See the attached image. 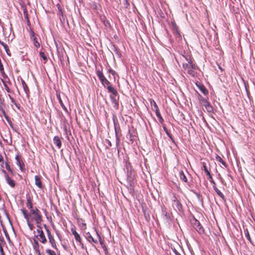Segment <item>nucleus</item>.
<instances>
[{
    "mask_svg": "<svg viewBox=\"0 0 255 255\" xmlns=\"http://www.w3.org/2000/svg\"><path fill=\"white\" fill-rule=\"evenodd\" d=\"M21 211L25 219L35 222L37 227L41 226L43 220L41 212L37 208L31 209L29 213H27L26 210L24 208L22 209Z\"/></svg>",
    "mask_w": 255,
    "mask_h": 255,
    "instance_id": "1",
    "label": "nucleus"
},
{
    "mask_svg": "<svg viewBox=\"0 0 255 255\" xmlns=\"http://www.w3.org/2000/svg\"><path fill=\"white\" fill-rule=\"evenodd\" d=\"M187 61L188 62L187 63H183V67L185 71H186L189 74L194 76V72L193 71V69H195V65H193L191 62V60L188 61V59H187Z\"/></svg>",
    "mask_w": 255,
    "mask_h": 255,
    "instance_id": "2",
    "label": "nucleus"
},
{
    "mask_svg": "<svg viewBox=\"0 0 255 255\" xmlns=\"http://www.w3.org/2000/svg\"><path fill=\"white\" fill-rule=\"evenodd\" d=\"M37 227V238L41 243L45 244L47 243V239L43 231L42 230V228L41 226H38Z\"/></svg>",
    "mask_w": 255,
    "mask_h": 255,
    "instance_id": "3",
    "label": "nucleus"
},
{
    "mask_svg": "<svg viewBox=\"0 0 255 255\" xmlns=\"http://www.w3.org/2000/svg\"><path fill=\"white\" fill-rule=\"evenodd\" d=\"M44 227L45 228V230H46V231L47 233L49 242L50 244H51V247L54 249H57L55 240L54 237H53V236L52 235L49 229L46 225H44Z\"/></svg>",
    "mask_w": 255,
    "mask_h": 255,
    "instance_id": "4",
    "label": "nucleus"
},
{
    "mask_svg": "<svg viewBox=\"0 0 255 255\" xmlns=\"http://www.w3.org/2000/svg\"><path fill=\"white\" fill-rule=\"evenodd\" d=\"M150 104H151L152 110L155 112V114H156V116L158 118L159 121L162 122L163 121V120L160 115L158 107L156 103H155V102L154 100H151Z\"/></svg>",
    "mask_w": 255,
    "mask_h": 255,
    "instance_id": "5",
    "label": "nucleus"
},
{
    "mask_svg": "<svg viewBox=\"0 0 255 255\" xmlns=\"http://www.w3.org/2000/svg\"><path fill=\"white\" fill-rule=\"evenodd\" d=\"M96 73L98 77L104 85H109L110 84L109 81L105 77L102 71L97 70Z\"/></svg>",
    "mask_w": 255,
    "mask_h": 255,
    "instance_id": "6",
    "label": "nucleus"
},
{
    "mask_svg": "<svg viewBox=\"0 0 255 255\" xmlns=\"http://www.w3.org/2000/svg\"><path fill=\"white\" fill-rule=\"evenodd\" d=\"M2 172L4 174V177L7 183L9 185L10 187L13 188L15 185V181L9 177V176L6 174V172L4 170H2Z\"/></svg>",
    "mask_w": 255,
    "mask_h": 255,
    "instance_id": "7",
    "label": "nucleus"
},
{
    "mask_svg": "<svg viewBox=\"0 0 255 255\" xmlns=\"http://www.w3.org/2000/svg\"><path fill=\"white\" fill-rule=\"evenodd\" d=\"M196 86L197 87V90H196L197 92L199 91L201 94L203 95H207L208 94V90L205 87V86L201 84H196Z\"/></svg>",
    "mask_w": 255,
    "mask_h": 255,
    "instance_id": "8",
    "label": "nucleus"
},
{
    "mask_svg": "<svg viewBox=\"0 0 255 255\" xmlns=\"http://www.w3.org/2000/svg\"><path fill=\"white\" fill-rule=\"evenodd\" d=\"M97 238H94L92 235L89 233L87 234V237L88 239V240L90 242H92L94 243L97 244L98 243L99 241H100L101 240V237L98 234V233H96Z\"/></svg>",
    "mask_w": 255,
    "mask_h": 255,
    "instance_id": "9",
    "label": "nucleus"
},
{
    "mask_svg": "<svg viewBox=\"0 0 255 255\" xmlns=\"http://www.w3.org/2000/svg\"><path fill=\"white\" fill-rule=\"evenodd\" d=\"M30 37H31V39L33 41V44H34V46L37 48L39 47L40 43L37 41V38H36V36H35V34L33 31H31L30 32Z\"/></svg>",
    "mask_w": 255,
    "mask_h": 255,
    "instance_id": "10",
    "label": "nucleus"
},
{
    "mask_svg": "<svg viewBox=\"0 0 255 255\" xmlns=\"http://www.w3.org/2000/svg\"><path fill=\"white\" fill-rule=\"evenodd\" d=\"M16 160V164L18 165L21 171H23V166L24 164L23 163L21 162L18 155H16L15 157Z\"/></svg>",
    "mask_w": 255,
    "mask_h": 255,
    "instance_id": "11",
    "label": "nucleus"
},
{
    "mask_svg": "<svg viewBox=\"0 0 255 255\" xmlns=\"http://www.w3.org/2000/svg\"><path fill=\"white\" fill-rule=\"evenodd\" d=\"M71 232L73 235L74 236L75 240L77 242H81V239L79 234L76 231L75 228H72Z\"/></svg>",
    "mask_w": 255,
    "mask_h": 255,
    "instance_id": "12",
    "label": "nucleus"
},
{
    "mask_svg": "<svg viewBox=\"0 0 255 255\" xmlns=\"http://www.w3.org/2000/svg\"><path fill=\"white\" fill-rule=\"evenodd\" d=\"M53 142L58 148H60L61 146V141L60 138L58 136H54L53 138Z\"/></svg>",
    "mask_w": 255,
    "mask_h": 255,
    "instance_id": "13",
    "label": "nucleus"
},
{
    "mask_svg": "<svg viewBox=\"0 0 255 255\" xmlns=\"http://www.w3.org/2000/svg\"><path fill=\"white\" fill-rule=\"evenodd\" d=\"M203 106L205 107L206 109L208 112H210L213 111V108H212V106L210 105V103H209L207 101L203 102Z\"/></svg>",
    "mask_w": 255,
    "mask_h": 255,
    "instance_id": "14",
    "label": "nucleus"
},
{
    "mask_svg": "<svg viewBox=\"0 0 255 255\" xmlns=\"http://www.w3.org/2000/svg\"><path fill=\"white\" fill-rule=\"evenodd\" d=\"M34 178L35 185L39 188H41L42 184L40 180V177L39 176L36 175Z\"/></svg>",
    "mask_w": 255,
    "mask_h": 255,
    "instance_id": "15",
    "label": "nucleus"
},
{
    "mask_svg": "<svg viewBox=\"0 0 255 255\" xmlns=\"http://www.w3.org/2000/svg\"><path fill=\"white\" fill-rule=\"evenodd\" d=\"M26 206L30 210H31V209H33L32 201L29 197L27 198Z\"/></svg>",
    "mask_w": 255,
    "mask_h": 255,
    "instance_id": "16",
    "label": "nucleus"
},
{
    "mask_svg": "<svg viewBox=\"0 0 255 255\" xmlns=\"http://www.w3.org/2000/svg\"><path fill=\"white\" fill-rule=\"evenodd\" d=\"M34 245H33L34 249L35 250V251L36 252H37L38 253L39 255H40V251L39 250V244L38 241L36 240H34Z\"/></svg>",
    "mask_w": 255,
    "mask_h": 255,
    "instance_id": "17",
    "label": "nucleus"
},
{
    "mask_svg": "<svg viewBox=\"0 0 255 255\" xmlns=\"http://www.w3.org/2000/svg\"><path fill=\"white\" fill-rule=\"evenodd\" d=\"M107 86V89L110 93L113 95H116L117 94V91L111 85H110V84Z\"/></svg>",
    "mask_w": 255,
    "mask_h": 255,
    "instance_id": "18",
    "label": "nucleus"
},
{
    "mask_svg": "<svg viewBox=\"0 0 255 255\" xmlns=\"http://www.w3.org/2000/svg\"><path fill=\"white\" fill-rule=\"evenodd\" d=\"M214 189L215 190L216 193L223 199L225 200V197L223 194L219 190L216 186L214 187Z\"/></svg>",
    "mask_w": 255,
    "mask_h": 255,
    "instance_id": "19",
    "label": "nucleus"
},
{
    "mask_svg": "<svg viewBox=\"0 0 255 255\" xmlns=\"http://www.w3.org/2000/svg\"><path fill=\"white\" fill-rule=\"evenodd\" d=\"M179 176H180V179L185 182H187V179L186 177V176L185 175L184 173H183V172L182 171H180V173H179Z\"/></svg>",
    "mask_w": 255,
    "mask_h": 255,
    "instance_id": "20",
    "label": "nucleus"
},
{
    "mask_svg": "<svg viewBox=\"0 0 255 255\" xmlns=\"http://www.w3.org/2000/svg\"><path fill=\"white\" fill-rule=\"evenodd\" d=\"M203 166L204 171L206 173L207 175L209 176V177L210 178H212V176L209 172V171L208 170L207 167L206 166V163L205 162L203 163Z\"/></svg>",
    "mask_w": 255,
    "mask_h": 255,
    "instance_id": "21",
    "label": "nucleus"
},
{
    "mask_svg": "<svg viewBox=\"0 0 255 255\" xmlns=\"http://www.w3.org/2000/svg\"><path fill=\"white\" fill-rule=\"evenodd\" d=\"M46 253L48 255H60V254H57L55 251L49 249L46 250Z\"/></svg>",
    "mask_w": 255,
    "mask_h": 255,
    "instance_id": "22",
    "label": "nucleus"
},
{
    "mask_svg": "<svg viewBox=\"0 0 255 255\" xmlns=\"http://www.w3.org/2000/svg\"><path fill=\"white\" fill-rule=\"evenodd\" d=\"M26 220L27 224L30 230L32 231L34 228V225L31 223V221H29L27 219H26Z\"/></svg>",
    "mask_w": 255,
    "mask_h": 255,
    "instance_id": "23",
    "label": "nucleus"
},
{
    "mask_svg": "<svg viewBox=\"0 0 255 255\" xmlns=\"http://www.w3.org/2000/svg\"><path fill=\"white\" fill-rule=\"evenodd\" d=\"M22 86H23V88L25 91V94L26 95H28L29 94V89H28L27 85L25 84V83L24 82H23V83H22Z\"/></svg>",
    "mask_w": 255,
    "mask_h": 255,
    "instance_id": "24",
    "label": "nucleus"
},
{
    "mask_svg": "<svg viewBox=\"0 0 255 255\" xmlns=\"http://www.w3.org/2000/svg\"><path fill=\"white\" fill-rule=\"evenodd\" d=\"M58 99L59 103H60V105L62 106V107L63 108V109L65 111H67V109L65 107V106H64V105L63 103V100L61 99V97H58Z\"/></svg>",
    "mask_w": 255,
    "mask_h": 255,
    "instance_id": "25",
    "label": "nucleus"
},
{
    "mask_svg": "<svg viewBox=\"0 0 255 255\" xmlns=\"http://www.w3.org/2000/svg\"><path fill=\"white\" fill-rule=\"evenodd\" d=\"M39 55L40 56V57L45 61H47V57L46 56V55H45V53L44 52H42V51H40L39 52Z\"/></svg>",
    "mask_w": 255,
    "mask_h": 255,
    "instance_id": "26",
    "label": "nucleus"
},
{
    "mask_svg": "<svg viewBox=\"0 0 255 255\" xmlns=\"http://www.w3.org/2000/svg\"><path fill=\"white\" fill-rule=\"evenodd\" d=\"M172 26L173 29L176 31V32L178 33V27L175 22H172Z\"/></svg>",
    "mask_w": 255,
    "mask_h": 255,
    "instance_id": "27",
    "label": "nucleus"
},
{
    "mask_svg": "<svg viewBox=\"0 0 255 255\" xmlns=\"http://www.w3.org/2000/svg\"><path fill=\"white\" fill-rule=\"evenodd\" d=\"M245 236L247 238V239L251 242L252 243V240H251V237L250 236V234H249V232L248 230H247L246 231H245Z\"/></svg>",
    "mask_w": 255,
    "mask_h": 255,
    "instance_id": "28",
    "label": "nucleus"
},
{
    "mask_svg": "<svg viewBox=\"0 0 255 255\" xmlns=\"http://www.w3.org/2000/svg\"><path fill=\"white\" fill-rule=\"evenodd\" d=\"M216 159L218 161H219L220 163H221L223 165H226V163L225 162H224V161L222 159V158L221 157H220L219 156H217V157H216Z\"/></svg>",
    "mask_w": 255,
    "mask_h": 255,
    "instance_id": "29",
    "label": "nucleus"
},
{
    "mask_svg": "<svg viewBox=\"0 0 255 255\" xmlns=\"http://www.w3.org/2000/svg\"><path fill=\"white\" fill-rule=\"evenodd\" d=\"M5 167H6V169L7 170H8V171H9L11 173H12V170H11L9 165L7 163H6Z\"/></svg>",
    "mask_w": 255,
    "mask_h": 255,
    "instance_id": "30",
    "label": "nucleus"
},
{
    "mask_svg": "<svg viewBox=\"0 0 255 255\" xmlns=\"http://www.w3.org/2000/svg\"><path fill=\"white\" fill-rule=\"evenodd\" d=\"M199 100L201 102V104L203 105V103L204 101H207L206 99L205 98H204L203 97H200V99H199Z\"/></svg>",
    "mask_w": 255,
    "mask_h": 255,
    "instance_id": "31",
    "label": "nucleus"
},
{
    "mask_svg": "<svg viewBox=\"0 0 255 255\" xmlns=\"http://www.w3.org/2000/svg\"><path fill=\"white\" fill-rule=\"evenodd\" d=\"M0 253L1 255H4L3 250L0 244Z\"/></svg>",
    "mask_w": 255,
    "mask_h": 255,
    "instance_id": "32",
    "label": "nucleus"
},
{
    "mask_svg": "<svg viewBox=\"0 0 255 255\" xmlns=\"http://www.w3.org/2000/svg\"><path fill=\"white\" fill-rule=\"evenodd\" d=\"M24 15L25 18L26 19H27V20H28V14L27 13L26 9H24Z\"/></svg>",
    "mask_w": 255,
    "mask_h": 255,
    "instance_id": "33",
    "label": "nucleus"
},
{
    "mask_svg": "<svg viewBox=\"0 0 255 255\" xmlns=\"http://www.w3.org/2000/svg\"><path fill=\"white\" fill-rule=\"evenodd\" d=\"M0 163H1V165L3 164V158L1 154H0Z\"/></svg>",
    "mask_w": 255,
    "mask_h": 255,
    "instance_id": "34",
    "label": "nucleus"
},
{
    "mask_svg": "<svg viewBox=\"0 0 255 255\" xmlns=\"http://www.w3.org/2000/svg\"><path fill=\"white\" fill-rule=\"evenodd\" d=\"M110 72L115 77V75L116 74V72L112 70V69H110Z\"/></svg>",
    "mask_w": 255,
    "mask_h": 255,
    "instance_id": "35",
    "label": "nucleus"
},
{
    "mask_svg": "<svg viewBox=\"0 0 255 255\" xmlns=\"http://www.w3.org/2000/svg\"><path fill=\"white\" fill-rule=\"evenodd\" d=\"M0 71L1 72L3 71V67L1 63L0 64Z\"/></svg>",
    "mask_w": 255,
    "mask_h": 255,
    "instance_id": "36",
    "label": "nucleus"
},
{
    "mask_svg": "<svg viewBox=\"0 0 255 255\" xmlns=\"http://www.w3.org/2000/svg\"><path fill=\"white\" fill-rule=\"evenodd\" d=\"M173 251L176 255H181L176 250H174Z\"/></svg>",
    "mask_w": 255,
    "mask_h": 255,
    "instance_id": "37",
    "label": "nucleus"
},
{
    "mask_svg": "<svg viewBox=\"0 0 255 255\" xmlns=\"http://www.w3.org/2000/svg\"><path fill=\"white\" fill-rule=\"evenodd\" d=\"M0 44H1L2 45H3V46L4 47V48H6V46H7L6 44H4L3 42H0Z\"/></svg>",
    "mask_w": 255,
    "mask_h": 255,
    "instance_id": "38",
    "label": "nucleus"
},
{
    "mask_svg": "<svg viewBox=\"0 0 255 255\" xmlns=\"http://www.w3.org/2000/svg\"><path fill=\"white\" fill-rule=\"evenodd\" d=\"M203 231V229L201 228H199V230L198 231L200 233L202 232Z\"/></svg>",
    "mask_w": 255,
    "mask_h": 255,
    "instance_id": "39",
    "label": "nucleus"
},
{
    "mask_svg": "<svg viewBox=\"0 0 255 255\" xmlns=\"http://www.w3.org/2000/svg\"><path fill=\"white\" fill-rule=\"evenodd\" d=\"M164 129L165 131H166V132L167 133V134L169 136V133H168V131H167V129L166 128H164Z\"/></svg>",
    "mask_w": 255,
    "mask_h": 255,
    "instance_id": "40",
    "label": "nucleus"
},
{
    "mask_svg": "<svg viewBox=\"0 0 255 255\" xmlns=\"http://www.w3.org/2000/svg\"><path fill=\"white\" fill-rule=\"evenodd\" d=\"M63 98H64L63 100H68L67 99V97H66V96L63 97Z\"/></svg>",
    "mask_w": 255,
    "mask_h": 255,
    "instance_id": "41",
    "label": "nucleus"
},
{
    "mask_svg": "<svg viewBox=\"0 0 255 255\" xmlns=\"http://www.w3.org/2000/svg\"><path fill=\"white\" fill-rule=\"evenodd\" d=\"M10 99H11V101H12V102H13V99L11 98V97H10Z\"/></svg>",
    "mask_w": 255,
    "mask_h": 255,
    "instance_id": "42",
    "label": "nucleus"
},
{
    "mask_svg": "<svg viewBox=\"0 0 255 255\" xmlns=\"http://www.w3.org/2000/svg\"><path fill=\"white\" fill-rule=\"evenodd\" d=\"M6 89L7 90V91L8 92L9 91V89H8L7 87H6Z\"/></svg>",
    "mask_w": 255,
    "mask_h": 255,
    "instance_id": "43",
    "label": "nucleus"
},
{
    "mask_svg": "<svg viewBox=\"0 0 255 255\" xmlns=\"http://www.w3.org/2000/svg\"><path fill=\"white\" fill-rule=\"evenodd\" d=\"M15 105H16V107H17L18 109L19 108V107L17 105V104L16 103H14Z\"/></svg>",
    "mask_w": 255,
    "mask_h": 255,
    "instance_id": "44",
    "label": "nucleus"
},
{
    "mask_svg": "<svg viewBox=\"0 0 255 255\" xmlns=\"http://www.w3.org/2000/svg\"><path fill=\"white\" fill-rule=\"evenodd\" d=\"M176 202H177V204H178V205L180 206V205H179V204H178V201H177Z\"/></svg>",
    "mask_w": 255,
    "mask_h": 255,
    "instance_id": "45",
    "label": "nucleus"
},
{
    "mask_svg": "<svg viewBox=\"0 0 255 255\" xmlns=\"http://www.w3.org/2000/svg\"><path fill=\"white\" fill-rule=\"evenodd\" d=\"M111 99H113V97H111Z\"/></svg>",
    "mask_w": 255,
    "mask_h": 255,
    "instance_id": "46",
    "label": "nucleus"
}]
</instances>
